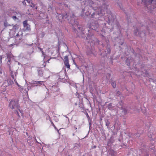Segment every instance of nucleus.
<instances>
[{
	"instance_id": "nucleus-14",
	"label": "nucleus",
	"mask_w": 156,
	"mask_h": 156,
	"mask_svg": "<svg viewBox=\"0 0 156 156\" xmlns=\"http://www.w3.org/2000/svg\"><path fill=\"white\" fill-rule=\"evenodd\" d=\"M50 121L51 122L52 125L53 126H54V127H55V126L54 125L52 121L51 120H50Z\"/></svg>"
},
{
	"instance_id": "nucleus-8",
	"label": "nucleus",
	"mask_w": 156,
	"mask_h": 156,
	"mask_svg": "<svg viewBox=\"0 0 156 156\" xmlns=\"http://www.w3.org/2000/svg\"><path fill=\"white\" fill-rule=\"evenodd\" d=\"M79 106L80 108H81L83 109V110L84 109L83 108V104L82 103H80L79 105Z\"/></svg>"
},
{
	"instance_id": "nucleus-4",
	"label": "nucleus",
	"mask_w": 156,
	"mask_h": 156,
	"mask_svg": "<svg viewBox=\"0 0 156 156\" xmlns=\"http://www.w3.org/2000/svg\"><path fill=\"white\" fill-rule=\"evenodd\" d=\"M26 1L29 4V6L32 8H34L35 5L32 3L31 0H24L23 2V3L24 5H26Z\"/></svg>"
},
{
	"instance_id": "nucleus-5",
	"label": "nucleus",
	"mask_w": 156,
	"mask_h": 156,
	"mask_svg": "<svg viewBox=\"0 0 156 156\" xmlns=\"http://www.w3.org/2000/svg\"><path fill=\"white\" fill-rule=\"evenodd\" d=\"M22 35H19L18 33L15 36V40L17 42H19L22 39Z\"/></svg>"
},
{
	"instance_id": "nucleus-9",
	"label": "nucleus",
	"mask_w": 156,
	"mask_h": 156,
	"mask_svg": "<svg viewBox=\"0 0 156 156\" xmlns=\"http://www.w3.org/2000/svg\"><path fill=\"white\" fill-rule=\"evenodd\" d=\"M112 85L114 88H115L116 86V82L114 81L112 83Z\"/></svg>"
},
{
	"instance_id": "nucleus-17",
	"label": "nucleus",
	"mask_w": 156,
	"mask_h": 156,
	"mask_svg": "<svg viewBox=\"0 0 156 156\" xmlns=\"http://www.w3.org/2000/svg\"><path fill=\"white\" fill-rule=\"evenodd\" d=\"M38 48L39 49V50H40V51H43V50H42V49L40 48V47H38Z\"/></svg>"
},
{
	"instance_id": "nucleus-1",
	"label": "nucleus",
	"mask_w": 156,
	"mask_h": 156,
	"mask_svg": "<svg viewBox=\"0 0 156 156\" xmlns=\"http://www.w3.org/2000/svg\"><path fill=\"white\" fill-rule=\"evenodd\" d=\"M102 7L104 8V9H103L102 8H100V12H98V13H93V14H92L91 15V17L92 18H94L95 15L96 16L97 15H100V16H101L104 15L105 13V12H107V6L105 5V4H103Z\"/></svg>"
},
{
	"instance_id": "nucleus-24",
	"label": "nucleus",
	"mask_w": 156,
	"mask_h": 156,
	"mask_svg": "<svg viewBox=\"0 0 156 156\" xmlns=\"http://www.w3.org/2000/svg\"><path fill=\"white\" fill-rule=\"evenodd\" d=\"M109 105L111 106V104H109Z\"/></svg>"
},
{
	"instance_id": "nucleus-13",
	"label": "nucleus",
	"mask_w": 156,
	"mask_h": 156,
	"mask_svg": "<svg viewBox=\"0 0 156 156\" xmlns=\"http://www.w3.org/2000/svg\"><path fill=\"white\" fill-rule=\"evenodd\" d=\"M14 80V81L15 82L16 84V85L19 87H20V85H19L18 83L16 81V79Z\"/></svg>"
},
{
	"instance_id": "nucleus-27",
	"label": "nucleus",
	"mask_w": 156,
	"mask_h": 156,
	"mask_svg": "<svg viewBox=\"0 0 156 156\" xmlns=\"http://www.w3.org/2000/svg\"><path fill=\"white\" fill-rule=\"evenodd\" d=\"M55 128V129H56V126H55V127H54Z\"/></svg>"
},
{
	"instance_id": "nucleus-26",
	"label": "nucleus",
	"mask_w": 156,
	"mask_h": 156,
	"mask_svg": "<svg viewBox=\"0 0 156 156\" xmlns=\"http://www.w3.org/2000/svg\"><path fill=\"white\" fill-rule=\"evenodd\" d=\"M13 17L16 18V16H13Z\"/></svg>"
},
{
	"instance_id": "nucleus-28",
	"label": "nucleus",
	"mask_w": 156,
	"mask_h": 156,
	"mask_svg": "<svg viewBox=\"0 0 156 156\" xmlns=\"http://www.w3.org/2000/svg\"><path fill=\"white\" fill-rule=\"evenodd\" d=\"M87 115L88 116H88V114H87Z\"/></svg>"
},
{
	"instance_id": "nucleus-18",
	"label": "nucleus",
	"mask_w": 156,
	"mask_h": 156,
	"mask_svg": "<svg viewBox=\"0 0 156 156\" xmlns=\"http://www.w3.org/2000/svg\"><path fill=\"white\" fill-rule=\"evenodd\" d=\"M14 44H9V47H12V46Z\"/></svg>"
},
{
	"instance_id": "nucleus-6",
	"label": "nucleus",
	"mask_w": 156,
	"mask_h": 156,
	"mask_svg": "<svg viewBox=\"0 0 156 156\" xmlns=\"http://www.w3.org/2000/svg\"><path fill=\"white\" fill-rule=\"evenodd\" d=\"M44 81H35L33 83V84H35V86H40V85H44Z\"/></svg>"
},
{
	"instance_id": "nucleus-19",
	"label": "nucleus",
	"mask_w": 156,
	"mask_h": 156,
	"mask_svg": "<svg viewBox=\"0 0 156 156\" xmlns=\"http://www.w3.org/2000/svg\"><path fill=\"white\" fill-rule=\"evenodd\" d=\"M42 53V54L43 55H44V52L43 51H41Z\"/></svg>"
},
{
	"instance_id": "nucleus-10",
	"label": "nucleus",
	"mask_w": 156,
	"mask_h": 156,
	"mask_svg": "<svg viewBox=\"0 0 156 156\" xmlns=\"http://www.w3.org/2000/svg\"><path fill=\"white\" fill-rule=\"evenodd\" d=\"M153 0H146V2L148 4H151Z\"/></svg>"
},
{
	"instance_id": "nucleus-25",
	"label": "nucleus",
	"mask_w": 156,
	"mask_h": 156,
	"mask_svg": "<svg viewBox=\"0 0 156 156\" xmlns=\"http://www.w3.org/2000/svg\"><path fill=\"white\" fill-rule=\"evenodd\" d=\"M27 28L28 29V30H29V29H28L29 28V29H30V28L29 27L28 28V27H27Z\"/></svg>"
},
{
	"instance_id": "nucleus-21",
	"label": "nucleus",
	"mask_w": 156,
	"mask_h": 156,
	"mask_svg": "<svg viewBox=\"0 0 156 156\" xmlns=\"http://www.w3.org/2000/svg\"><path fill=\"white\" fill-rule=\"evenodd\" d=\"M74 128H75V129H77V127H76V126H75V127H74Z\"/></svg>"
},
{
	"instance_id": "nucleus-11",
	"label": "nucleus",
	"mask_w": 156,
	"mask_h": 156,
	"mask_svg": "<svg viewBox=\"0 0 156 156\" xmlns=\"http://www.w3.org/2000/svg\"><path fill=\"white\" fill-rule=\"evenodd\" d=\"M23 26L25 27H26L27 25V20H25L23 22Z\"/></svg>"
},
{
	"instance_id": "nucleus-23",
	"label": "nucleus",
	"mask_w": 156,
	"mask_h": 156,
	"mask_svg": "<svg viewBox=\"0 0 156 156\" xmlns=\"http://www.w3.org/2000/svg\"><path fill=\"white\" fill-rule=\"evenodd\" d=\"M134 33L135 34H136V32L135 31H134Z\"/></svg>"
},
{
	"instance_id": "nucleus-20",
	"label": "nucleus",
	"mask_w": 156,
	"mask_h": 156,
	"mask_svg": "<svg viewBox=\"0 0 156 156\" xmlns=\"http://www.w3.org/2000/svg\"><path fill=\"white\" fill-rule=\"evenodd\" d=\"M96 146H94L93 147V148H96Z\"/></svg>"
},
{
	"instance_id": "nucleus-22",
	"label": "nucleus",
	"mask_w": 156,
	"mask_h": 156,
	"mask_svg": "<svg viewBox=\"0 0 156 156\" xmlns=\"http://www.w3.org/2000/svg\"><path fill=\"white\" fill-rule=\"evenodd\" d=\"M37 6L36 7H35V9H37Z\"/></svg>"
},
{
	"instance_id": "nucleus-2",
	"label": "nucleus",
	"mask_w": 156,
	"mask_h": 156,
	"mask_svg": "<svg viewBox=\"0 0 156 156\" xmlns=\"http://www.w3.org/2000/svg\"><path fill=\"white\" fill-rule=\"evenodd\" d=\"M9 107L12 109L16 108L19 109L20 106L18 104V101L17 100H12L10 101L9 105Z\"/></svg>"
},
{
	"instance_id": "nucleus-12",
	"label": "nucleus",
	"mask_w": 156,
	"mask_h": 156,
	"mask_svg": "<svg viewBox=\"0 0 156 156\" xmlns=\"http://www.w3.org/2000/svg\"><path fill=\"white\" fill-rule=\"evenodd\" d=\"M27 14L28 15H32L33 13H32L31 11H30L29 9H28L27 12H26Z\"/></svg>"
},
{
	"instance_id": "nucleus-7",
	"label": "nucleus",
	"mask_w": 156,
	"mask_h": 156,
	"mask_svg": "<svg viewBox=\"0 0 156 156\" xmlns=\"http://www.w3.org/2000/svg\"><path fill=\"white\" fill-rule=\"evenodd\" d=\"M10 76L12 78L13 80L15 79V77H14V76H16V73L15 72H13V71H12L11 69L10 68Z\"/></svg>"
},
{
	"instance_id": "nucleus-16",
	"label": "nucleus",
	"mask_w": 156,
	"mask_h": 156,
	"mask_svg": "<svg viewBox=\"0 0 156 156\" xmlns=\"http://www.w3.org/2000/svg\"><path fill=\"white\" fill-rule=\"evenodd\" d=\"M16 28H18V26H14L13 28H15V29H16Z\"/></svg>"
},
{
	"instance_id": "nucleus-3",
	"label": "nucleus",
	"mask_w": 156,
	"mask_h": 156,
	"mask_svg": "<svg viewBox=\"0 0 156 156\" xmlns=\"http://www.w3.org/2000/svg\"><path fill=\"white\" fill-rule=\"evenodd\" d=\"M64 64L65 66L68 69H70V65L69 63V59L68 56L66 55L65 56L64 60Z\"/></svg>"
},
{
	"instance_id": "nucleus-15",
	"label": "nucleus",
	"mask_w": 156,
	"mask_h": 156,
	"mask_svg": "<svg viewBox=\"0 0 156 156\" xmlns=\"http://www.w3.org/2000/svg\"><path fill=\"white\" fill-rule=\"evenodd\" d=\"M4 25L5 27H7L8 26V25L7 23H4Z\"/></svg>"
}]
</instances>
